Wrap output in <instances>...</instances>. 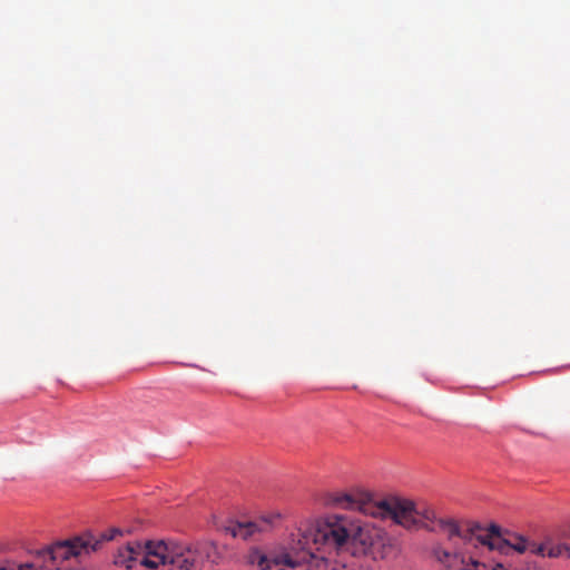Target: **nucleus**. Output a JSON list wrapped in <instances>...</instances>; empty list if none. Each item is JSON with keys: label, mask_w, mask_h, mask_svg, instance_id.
<instances>
[{"label": "nucleus", "mask_w": 570, "mask_h": 570, "mask_svg": "<svg viewBox=\"0 0 570 570\" xmlns=\"http://www.w3.org/2000/svg\"><path fill=\"white\" fill-rule=\"evenodd\" d=\"M0 570H41V563H18L12 560H2L0 561Z\"/></svg>", "instance_id": "ddd939ff"}, {"label": "nucleus", "mask_w": 570, "mask_h": 570, "mask_svg": "<svg viewBox=\"0 0 570 570\" xmlns=\"http://www.w3.org/2000/svg\"><path fill=\"white\" fill-rule=\"evenodd\" d=\"M225 532L230 534L233 538H242L246 540L250 535H253L255 532L259 531L257 523L252 521L246 522H234L230 521L227 525L224 528Z\"/></svg>", "instance_id": "9b49d317"}, {"label": "nucleus", "mask_w": 570, "mask_h": 570, "mask_svg": "<svg viewBox=\"0 0 570 570\" xmlns=\"http://www.w3.org/2000/svg\"><path fill=\"white\" fill-rule=\"evenodd\" d=\"M450 549L440 544L433 547L434 560L446 570H488L485 561L478 557L476 550L463 543L459 537H453Z\"/></svg>", "instance_id": "20e7f679"}, {"label": "nucleus", "mask_w": 570, "mask_h": 570, "mask_svg": "<svg viewBox=\"0 0 570 570\" xmlns=\"http://www.w3.org/2000/svg\"><path fill=\"white\" fill-rule=\"evenodd\" d=\"M117 535H122V531L119 528H111L100 533L99 539L87 532L80 537L58 541L39 552L41 570H83L80 558L97 551L101 542L111 541Z\"/></svg>", "instance_id": "7ed1b4c3"}, {"label": "nucleus", "mask_w": 570, "mask_h": 570, "mask_svg": "<svg viewBox=\"0 0 570 570\" xmlns=\"http://www.w3.org/2000/svg\"><path fill=\"white\" fill-rule=\"evenodd\" d=\"M167 558H169L167 564L171 567L169 570H197L202 567L191 544L173 543Z\"/></svg>", "instance_id": "0eeeda50"}, {"label": "nucleus", "mask_w": 570, "mask_h": 570, "mask_svg": "<svg viewBox=\"0 0 570 570\" xmlns=\"http://www.w3.org/2000/svg\"><path fill=\"white\" fill-rule=\"evenodd\" d=\"M173 543H165L164 541H151L148 540L142 543L144 553L142 556L147 557H156L160 560V563L166 566L169 561V558H167L170 553Z\"/></svg>", "instance_id": "9d476101"}, {"label": "nucleus", "mask_w": 570, "mask_h": 570, "mask_svg": "<svg viewBox=\"0 0 570 570\" xmlns=\"http://www.w3.org/2000/svg\"><path fill=\"white\" fill-rule=\"evenodd\" d=\"M324 504L334 509L357 511L374 518H390L406 529H423V523L431 524V521L424 518V513L431 510L430 508L420 510L413 501L397 497L376 501L372 493L363 489L328 492L324 497Z\"/></svg>", "instance_id": "f03ea898"}, {"label": "nucleus", "mask_w": 570, "mask_h": 570, "mask_svg": "<svg viewBox=\"0 0 570 570\" xmlns=\"http://www.w3.org/2000/svg\"><path fill=\"white\" fill-rule=\"evenodd\" d=\"M537 556L570 559V543L561 542L554 537L548 535L541 543L537 544Z\"/></svg>", "instance_id": "1a4fd4ad"}, {"label": "nucleus", "mask_w": 570, "mask_h": 570, "mask_svg": "<svg viewBox=\"0 0 570 570\" xmlns=\"http://www.w3.org/2000/svg\"><path fill=\"white\" fill-rule=\"evenodd\" d=\"M191 546L197 554L200 566H203V563L205 561H208L212 563H216L218 561L219 556H218L217 547L214 542L202 541V542H196Z\"/></svg>", "instance_id": "f8f14e48"}, {"label": "nucleus", "mask_w": 570, "mask_h": 570, "mask_svg": "<svg viewBox=\"0 0 570 570\" xmlns=\"http://www.w3.org/2000/svg\"><path fill=\"white\" fill-rule=\"evenodd\" d=\"M296 550L291 548L282 553L266 556L259 549H252L247 554L248 563L257 566L261 570H272L274 567H281L282 564H295L298 562L295 554Z\"/></svg>", "instance_id": "423d86ee"}, {"label": "nucleus", "mask_w": 570, "mask_h": 570, "mask_svg": "<svg viewBox=\"0 0 570 570\" xmlns=\"http://www.w3.org/2000/svg\"><path fill=\"white\" fill-rule=\"evenodd\" d=\"M144 553L142 542L130 541L117 549L114 556V564L131 570Z\"/></svg>", "instance_id": "6e6552de"}, {"label": "nucleus", "mask_w": 570, "mask_h": 570, "mask_svg": "<svg viewBox=\"0 0 570 570\" xmlns=\"http://www.w3.org/2000/svg\"><path fill=\"white\" fill-rule=\"evenodd\" d=\"M160 563L159 562H156L154 560H151L149 557L147 556H141V559H140V564L146 567V568H150V569H156L158 567V564Z\"/></svg>", "instance_id": "4468645a"}, {"label": "nucleus", "mask_w": 570, "mask_h": 570, "mask_svg": "<svg viewBox=\"0 0 570 570\" xmlns=\"http://www.w3.org/2000/svg\"><path fill=\"white\" fill-rule=\"evenodd\" d=\"M305 542H313L320 559L344 562L346 557L384 559L392 549L387 533L372 524H360L345 515L331 514L306 527Z\"/></svg>", "instance_id": "f257e3e1"}, {"label": "nucleus", "mask_w": 570, "mask_h": 570, "mask_svg": "<svg viewBox=\"0 0 570 570\" xmlns=\"http://www.w3.org/2000/svg\"><path fill=\"white\" fill-rule=\"evenodd\" d=\"M305 535L306 528L299 529L297 538L291 543V550H296L295 554L298 562L293 566L282 564L281 567H276L277 570H304V567H306L307 570H313L314 568L327 564L325 559L318 558L322 557V552L316 551L313 542H305Z\"/></svg>", "instance_id": "39448f33"}]
</instances>
